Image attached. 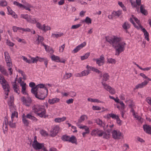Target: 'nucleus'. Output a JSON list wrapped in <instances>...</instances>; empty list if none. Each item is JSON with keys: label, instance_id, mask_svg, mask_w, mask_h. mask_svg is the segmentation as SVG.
<instances>
[{"label": "nucleus", "instance_id": "obj_63", "mask_svg": "<svg viewBox=\"0 0 151 151\" xmlns=\"http://www.w3.org/2000/svg\"><path fill=\"white\" fill-rule=\"evenodd\" d=\"M146 101L147 103L150 105H151V98L148 97L146 99Z\"/></svg>", "mask_w": 151, "mask_h": 151}, {"label": "nucleus", "instance_id": "obj_36", "mask_svg": "<svg viewBox=\"0 0 151 151\" xmlns=\"http://www.w3.org/2000/svg\"><path fill=\"white\" fill-rule=\"evenodd\" d=\"M42 45L44 47L46 51H52V52L53 53V50L51 48L50 49V47L49 46H48L47 45H45L44 43H42Z\"/></svg>", "mask_w": 151, "mask_h": 151}, {"label": "nucleus", "instance_id": "obj_52", "mask_svg": "<svg viewBox=\"0 0 151 151\" xmlns=\"http://www.w3.org/2000/svg\"><path fill=\"white\" fill-rule=\"evenodd\" d=\"M6 44L8 45L11 47L13 46L14 45V43L11 42L9 40H7Z\"/></svg>", "mask_w": 151, "mask_h": 151}, {"label": "nucleus", "instance_id": "obj_19", "mask_svg": "<svg viewBox=\"0 0 151 151\" xmlns=\"http://www.w3.org/2000/svg\"><path fill=\"white\" fill-rule=\"evenodd\" d=\"M95 122L100 127H103L104 130H105V124L104 123H103V122L101 120L99 119H98L95 120Z\"/></svg>", "mask_w": 151, "mask_h": 151}, {"label": "nucleus", "instance_id": "obj_41", "mask_svg": "<svg viewBox=\"0 0 151 151\" xmlns=\"http://www.w3.org/2000/svg\"><path fill=\"white\" fill-rule=\"evenodd\" d=\"M102 85L103 86V87L105 89H106L107 91H108L109 89L111 88V87L109 86H108L107 84H106L105 82H101Z\"/></svg>", "mask_w": 151, "mask_h": 151}, {"label": "nucleus", "instance_id": "obj_51", "mask_svg": "<svg viewBox=\"0 0 151 151\" xmlns=\"http://www.w3.org/2000/svg\"><path fill=\"white\" fill-rule=\"evenodd\" d=\"M7 4L6 1L5 0H2L0 3V5L2 6H6Z\"/></svg>", "mask_w": 151, "mask_h": 151}, {"label": "nucleus", "instance_id": "obj_23", "mask_svg": "<svg viewBox=\"0 0 151 151\" xmlns=\"http://www.w3.org/2000/svg\"><path fill=\"white\" fill-rule=\"evenodd\" d=\"M69 142H70L73 144H77V139L76 137L74 135L72 136L69 138Z\"/></svg>", "mask_w": 151, "mask_h": 151}, {"label": "nucleus", "instance_id": "obj_31", "mask_svg": "<svg viewBox=\"0 0 151 151\" xmlns=\"http://www.w3.org/2000/svg\"><path fill=\"white\" fill-rule=\"evenodd\" d=\"M66 117H63L62 118H57L55 119L54 121L56 122H63L66 119Z\"/></svg>", "mask_w": 151, "mask_h": 151}, {"label": "nucleus", "instance_id": "obj_37", "mask_svg": "<svg viewBox=\"0 0 151 151\" xmlns=\"http://www.w3.org/2000/svg\"><path fill=\"white\" fill-rule=\"evenodd\" d=\"M90 52L86 53L84 55L81 56V60H83L85 59H87L90 56Z\"/></svg>", "mask_w": 151, "mask_h": 151}, {"label": "nucleus", "instance_id": "obj_54", "mask_svg": "<svg viewBox=\"0 0 151 151\" xmlns=\"http://www.w3.org/2000/svg\"><path fill=\"white\" fill-rule=\"evenodd\" d=\"M133 19H134V21L136 22L137 24L139 26L140 24V22L139 20H138L137 18L136 17H133Z\"/></svg>", "mask_w": 151, "mask_h": 151}, {"label": "nucleus", "instance_id": "obj_18", "mask_svg": "<svg viewBox=\"0 0 151 151\" xmlns=\"http://www.w3.org/2000/svg\"><path fill=\"white\" fill-rule=\"evenodd\" d=\"M85 118H86V119H87L88 117L86 115H82L80 119H79L78 120V122L76 123V125L78 126H79V124H81L82 122L83 121H84L85 120Z\"/></svg>", "mask_w": 151, "mask_h": 151}, {"label": "nucleus", "instance_id": "obj_13", "mask_svg": "<svg viewBox=\"0 0 151 151\" xmlns=\"http://www.w3.org/2000/svg\"><path fill=\"white\" fill-rule=\"evenodd\" d=\"M144 131L147 134H151V127L149 125H144L143 126Z\"/></svg>", "mask_w": 151, "mask_h": 151}, {"label": "nucleus", "instance_id": "obj_46", "mask_svg": "<svg viewBox=\"0 0 151 151\" xmlns=\"http://www.w3.org/2000/svg\"><path fill=\"white\" fill-rule=\"evenodd\" d=\"M13 88L14 91H15L16 93H17L18 94H19V92H18V91L19 92V88H18V87L17 86L16 84H14L13 85Z\"/></svg>", "mask_w": 151, "mask_h": 151}, {"label": "nucleus", "instance_id": "obj_38", "mask_svg": "<svg viewBox=\"0 0 151 151\" xmlns=\"http://www.w3.org/2000/svg\"><path fill=\"white\" fill-rule=\"evenodd\" d=\"M39 90L36 87V86L32 88L31 89V93L34 95H35V94L37 93V91Z\"/></svg>", "mask_w": 151, "mask_h": 151}, {"label": "nucleus", "instance_id": "obj_30", "mask_svg": "<svg viewBox=\"0 0 151 151\" xmlns=\"http://www.w3.org/2000/svg\"><path fill=\"white\" fill-rule=\"evenodd\" d=\"M91 19L89 17H87L85 19L83 20L82 22L83 23L86 22L87 24H89L91 23Z\"/></svg>", "mask_w": 151, "mask_h": 151}, {"label": "nucleus", "instance_id": "obj_6", "mask_svg": "<svg viewBox=\"0 0 151 151\" xmlns=\"http://www.w3.org/2000/svg\"><path fill=\"white\" fill-rule=\"evenodd\" d=\"M44 143H40L38 142L35 143H32V146L36 150H39L42 148L44 147Z\"/></svg>", "mask_w": 151, "mask_h": 151}, {"label": "nucleus", "instance_id": "obj_3", "mask_svg": "<svg viewBox=\"0 0 151 151\" xmlns=\"http://www.w3.org/2000/svg\"><path fill=\"white\" fill-rule=\"evenodd\" d=\"M0 83L2 86L4 91L5 92V94L7 96H8L9 93L10 91V87L4 76L1 79V82Z\"/></svg>", "mask_w": 151, "mask_h": 151}, {"label": "nucleus", "instance_id": "obj_53", "mask_svg": "<svg viewBox=\"0 0 151 151\" xmlns=\"http://www.w3.org/2000/svg\"><path fill=\"white\" fill-rule=\"evenodd\" d=\"M92 108L94 110H99L101 109V107L97 106H93Z\"/></svg>", "mask_w": 151, "mask_h": 151}, {"label": "nucleus", "instance_id": "obj_10", "mask_svg": "<svg viewBox=\"0 0 151 151\" xmlns=\"http://www.w3.org/2000/svg\"><path fill=\"white\" fill-rule=\"evenodd\" d=\"M59 129V127L58 126H56L52 128V130L50 131L51 133V135L52 136L54 137L55 136L57 133H58Z\"/></svg>", "mask_w": 151, "mask_h": 151}, {"label": "nucleus", "instance_id": "obj_1", "mask_svg": "<svg viewBox=\"0 0 151 151\" xmlns=\"http://www.w3.org/2000/svg\"><path fill=\"white\" fill-rule=\"evenodd\" d=\"M105 38L106 41L111 45L115 49V55H118L120 53L124 51V46L126 44L124 42L121 41L120 38L116 36H114L113 37L106 36Z\"/></svg>", "mask_w": 151, "mask_h": 151}, {"label": "nucleus", "instance_id": "obj_21", "mask_svg": "<svg viewBox=\"0 0 151 151\" xmlns=\"http://www.w3.org/2000/svg\"><path fill=\"white\" fill-rule=\"evenodd\" d=\"M133 25L135 28L138 29H139L140 28H141V31H142L144 33L147 32L145 29L143 28L141 24L139 26H137L136 25V24L133 21Z\"/></svg>", "mask_w": 151, "mask_h": 151}, {"label": "nucleus", "instance_id": "obj_25", "mask_svg": "<svg viewBox=\"0 0 151 151\" xmlns=\"http://www.w3.org/2000/svg\"><path fill=\"white\" fill-rule=\"evenodd\" d=\"M26 85V83H24V81H22L20 83V86H22V92L24 94H27V93L25 91Z\"/></svg>", "mask_w": 151, "mask_h": 151}, {"label": "nucleus", "instance_id": "obj_2", "mask_svg": "<svg viewBox=\"0 0 151 151\" xmlns=\"http://www.w3.org/2000/svg\"><path fill=\"white\" fill-rule=\"evenodd\" d=\"M26 118L31 119L35 122H36L37 121V119L32 115L30 113L27 114L26 115H25L24 114H23L22 116V122L26 126H28L29 124L28 121L26 119Z\"/></svg>", "mask_w": 151, "mask_h": 151}, {"label": "nucleus", "instance_id": "obj_60", "mask_svg": "<svg viewBox=\"0 0 151 151\" xmlns=\"http://www.w3.org/2000/svg\"><path fill=\"white\" fill-rule=\"evenodd\" d=\"M32 60V63H37V62L38 61V58L36 57L35 58L34 57H32L31 58Z\"/></svg>", "mask_w": 151, "mask_h": 151}, {"label": "nucleus", "instance_id": "obj_29", "mask_svg": "<svg viewBox=\"0 0 151 151\" xmlns=\"http://www.w3.org/2000/svg\"><path fill=\"white\" fill-rule=\"evenodd\" d=\"M130 27V25L128 24L127 22H125L122 25V27L124 29L126 30V32H127V29H129Z\"/></svg>", "mask_w": 151, "mask_h": 151}, {"label": "nucleus", "instance_id": "obj_59", "mask_svg": "<svg viewBox=\"0 0 151 151\" xmlns=\"http://www.w3.org/2000/svg\"><path fill=\"white\" fill-rule=\"evenodd\" d=\"M92 71L95 72L96 73H100V71L98 69L96 68H95L93 67L92 68Z\"/></svg>", "mask_w": 151, "mask_h": 151}, {"label": "nucleus", "instance_id": "obj_11", "mask_svg": "<svg viewBox=\"0 0 151 151\" xmlns=\"http://www.w3.org/2000/svg\"><path fill=\"white\" fill-rule=\"evenodd\" d=\"M34 111V112L35 113L37 114L39 111H41L42 109H45L44 108H42L41 106L36 105L33 106L32 107Z\"/></svg>", "mask_w": 151, "mask_h": 151}, {"label": "nucleus", "instance_id": "obj_32", "mask_svg": "<svg viewBox=\"0 0 151 151\" xmlns=\"http://www.w3.org/2000/svg\"><path fill=\"white\" fill-rule=\"evenodd\" d=\"M93 60L94 61H96V64H98L99 66H101L103 65L104 63L102 61H101L99 60L98 58H94L93 59Z\"/></svg>", "mask_w": 151, "mask_h": 151}, {"label": "nucleus", "instance_id": "obj_27", "mask_svg": "<svg viewBox=\"0 0 151 151\" xmlns=\"http://www.w3.org/2000/svg\"><path fill=\"white\" fill-rule=\"evenodd\" d=\"M107 118L111 117L112 119H116L119 117L118 115H116L113 113L108 114L107 115Z\"/></svg>", "mask_w": 151, "mask_h": 151}, {"label": "nucleus", "instance_id": "obj_44", "mask_svg": "<svg viewBox=\"0 0 151 151\" xmlns=\"http://www.w3.org/2000/svg\"><path fill=\"white\" fill-rule=\"evenodd\" d=\"M40 132L42 135L44 136L48 135V134L47 132L44 130L42 129L40 131Z\"/></svg>", "mask_w": 151, "mask_h": 151}, {"label": "nucleus", "instance_id": "obj_14", "mask_svg": "<svg viewBox=\"0 0 151 151\" xmlns=\"http://www.w3.org/2000/svg\"><path fill=\"white\" fill-rule=\"evenodd\" d=\"M36 87L38 89L40 90H43L44 91H46L47 94H48V89L46 87L44 88V85L42 84H39L36 86Z\"/></svg>", "mask_w": 151, "mask_h": 151}, {"label": "nucleus", "instance_id": "obj_58", "mask_svg": "<svg viewBox=\"0 0 151 151\" xmlns=\"http://www.w3.org/2000/svg\"><path fill=\"white\" fill-rule=\"evenodd\" d=\"M103 138L105 139H107L109 138V135L108 134H107L105 132H104L103 133Z\"/></svg>", "mask_w": 151, "mask_h": 151}, {"label": "nucleus", "instance_id": "obj_43", "mask_svg": "<svg viewBox=\"0 0 151 151\" xmlns=\"http://www.w3.org/2000/svg\"><path fill=\"white\" fill-rule=\"evenodd\" d=\"M50 27L48 26H45V24H44L43 25V28L42 30H43L45 32H46L47 31L50 30Z\"/></svg>", "mask_w": 151, "mask_h": 151}, {"label": "nucleus", "instance_id": "obj_24", "mask_svg": "<svg viewBox=\"0 0 151 151\" xmlns=\"http://www.w3.org/2000/svg\"><path fill=\"white\" fill-rule=\"evenodd\" d=\"M109 78V76L108 73H105L103 75L102 79L101 80V82H105L108 80Z\"/></svg>", "mask_w": 151, "mask_h": 151}, {"label": "nucleus", "instance_id": "obj_42", "mask_svg": "<svg viewBox=\"0 0 151 151\" xmlns=\"http://www.w3.org/2000/svg\"><path fill=\"white\" fill-rule=\"evenodd\" d=\"M51 58L52 60L55 61L56 62L59 61L60 59V58L59 57L55 56L54 55H52Z\"/></svg>", "mask_w": 151, "mask_h": 151}, {"label": "nucleus", "instance_id": "obj_20", "mask_svg": "<svg viewBox=\"0 0 151 151\" xmlns=\"http://www.w3.org/2000/svg\"><path fill=\"white\" fill-rule=\"evenodd\" d=\"M136 4L133 2V6L135 7L137 11L139 10V6L141 5V0H136Z\"/></svg>", "mask_w": 151, "mask_h": 151}, {"label": "nucleus", "instance_id": "obj_9", "mask_svg": "<svg viewBox=\"0 0 151 151\" xmlns=\"http://www.w3.org/2000/svg\"><path fill=\"white\" fill-rule=\"evenodd\" d=\"M113 137L115 139H119L121 138V136L122 133H121L119 132H117L115 130H114L112 133Z\"/></svg>", "mask_w": 151, "mask_h": 151}, {"label": "nucleus", "instance_id": "obj_16", "mask_svg": "<svg viewBox=\"0 0 151 151\" xmlns=\"http://www.w3.org/2000/svg\"><path fill=\"white\" fill-rule=\"evenodd\" d=\"M21 17L27 20V21L29 22H32V19L31 17L28 14H22Z\"/></svg>", "mask_w": 151, "mask_h": 151}, {"label": "nucleus", "instance_id": "obj_5", "mask_svg": "<svg viewBox=\"0 0 151 151\" xmlns=\"http://www.w3.org/2000/svg\"><path fill=\"white\" fill-rule=\"evenodd\" d=\"M21 100L23 104L28 107L30 106V104L32 102V100L31 98L26 99L24 96L21 97Z\"/></svg>", "mask_w": 151, "mask_h": 151}, {"label": "nucleus", "instance_id": "obj_12", "mask_svg": "<svg viewBox=\"0 0 151 151\" xmlns=\"http://www.w3.org/2000/svg\"><path fill=\"white\" fill-rule=\"evenodd\" d=\"M148 83V81L145 80L144 82H142L141 83H139L137 85L135 86V88H134V89L135 90L136 89H138L139 88H142L147 85Z\"/></svg>", "mask_w": 151, "mask_h": 151}, {"label": "nucleus", "instance_id": "obj_33", "mask_svg": "<svg viewBox=\"0 0 151 151\" xmlns=\"http://www.w3.org/2000/svg\"><path fill=\"white\" fill-rule=\"evenodd\" d=\"M46 111L45 109H42L40 113H38L37 114V115L40 117H43L44 115L45 114Z\"/></svg>", "mask_w": 151, "mask_h": 151}, {"label": "nucleus", "instance_id": "obj_55", "mask_svg": "<svg viewBox=\"0 0 151 151\" xmlns=\"http://www.w3.org/2000/svg\"><path fill=\"white\" fill-rule=\"evenodd\" d=\"M145 39L148 41H149V34L147 32L144 33Z\"/></svg>", "mask_w": 151, "mask_h": 151}, {"label": "nucleus", "instance_id": "obj_8", "mask_svg": "<svg viewBox=\"0 0 151 151\" xmlns=\"http://www.w3.org/2000/svg\"><path fill=\"white\" fill-rule=\"evenodd\" d=\"M86 42H84L83 43L77 46L72 51V52L76 53L77 52L81 49L86 46Z\"/></svg>", "mask_w": 151, "mask_h": 151}, {"label": "nucleus", "instance_id": "obj_48", "mask_svg": "<svg viewBox=\"0 0 151 151\" xmlns=\"http://www.w3.org/2000/svg\"><path fill=\"white\" fill-rule=\"evenodd\" d=\"M113 14L114 16H117L119 17L121 14V12L120 11H117V12H113Z\"/></svg>", "mask_w": 151, "mask_h": 151}, {"label": "nucleus", "instance_id": "obj_56", "mask_svg": "<svg viewBox=\"0 0 151 151\" xmlns=\"http://www.w3.org/2000/svg\"><path fill=\"white\" fill-rule=\"evenodd\" d=\"M13 4L14 5L19 6L20 7H22V6H23V4H20L18 2L16 1H14L13 3Z\"/></svg>", "mask_w": 151, "mask_h": 151}, {"label": "nucleus", "instance_id": "obj_28", "mask_svg": "<svg viewBox=\"0 0 151 151\" xmlns=\"http://www.w3.org/2000/svg\"><path fill=\"white\" fill-rule=\"evenodd\" d=\"M89 70H84L82 71L81 74H78V75H79L78 76L79 77H81L83 76H87L89 73Z\"/></svg>", "mask_w": 151, "mask_h": 151}, {"label": "nucleus", "instance_id": "obj_57", "mask_svg": "<svg viewBox=\"0 0 151 151\" xmlns=\"http://www.w3.org/2000/svg\"><path fill=\"white\" fill-rule=\"evenodd\" d=\"M111 94H114L115 93V91L114 89L111 87V88H109L108 91Z\"/></svg>", "mask_w": 151, "mask_h": 151}, {"label": "nucleus", "instance_id": "obj_61", "mask_svg": "<svg viewBox=\"0 0 151 151\" xmlns=\"http://www.w3.org/2000/svg\"><path fill=\"white\" fill-rule=\"evenodd\" d=\"M119 103L121 105V106H122L121 109L122 110L124 109V104L123 102V101H119Z\"/></svg>", "mask_w": 151, "mask_h": 151}, {"label": "nucleus", "instance_id": "obj_17", "mask_svg": "<svg viewBox=\"0 0 151 151\" xmlns=\"http://www.w3.org/2000/svg\"><path fill=\"white\" fill-rule=\"evenodd\" d=\"M38 58V61H39L40 62H44V64L45 65V67H47V65L48 63V60L46 58H41L38 56L36 57Z\"/></svg>", "mask_w": 151, "mask_h": 151}, {"label": "nucleus", "instance_id": "obj_22", "mask_svg": "<svg viewBox=\"0 0 151 151\" xmlns=\"http://www.w3.org/2000/svg\"><path fill=\"white\" fill-rule=\"evenodd\" d=\"M4 55L6 63H9V62H11V60L8 52L6 51L5 52Z\"/></svg>", "mask_w": 151, "mask_h": 151}, {"label": "nucleus", "instance_id": "obj_64", "mask_svg": "<svg viewBox=\"0 0 151 151\" xmlns=\"http://www.w3.org/2000/svg\"><path fill=\"white\" fill-rule=\"evenodd\" d=\"M70 95L71 97H74L76 96V93L73 91H70Z\"/></svg>", "mask_w": 151, "mask_h": 151}, {"label": "nucleus", "instance_id": "obj_45", "mask_svg": "<svg viewBox=\"0 0 151 151\" xmlns=\"http://www.w3.org/2000/svg\"><path fill=\"white\" fill-rule=\"evenodd\" d=\"M72 75L71 73H65V75H64L63 78L64 79H67L68 78H70Z\"/></svg>", "mask_w": 151, "mask_h": 151}, {"label": "nucleus", "instance_id": "obj_4", "mask_svg": "<svg viewBox=\"0 0 151 151\" xmlns=\"http://www.w3.org/2000/svg\"><path fill=\"white\" fill-rule=\"evenodd\" d=\"M45 91H43V90L39 89L37 93L35 94V97L39 99L44 100L47 95V93L46 94L45 93Z\"/></svg>", "mask_w": 151, "mask_h": 151}, {"label": "nucleus", "instance_id": "obj_15", "mask_svg": "<svg viewBox=\"0 0 151 151\" xmlns=\"http://www.w3.org/2000/svg\"><path fill=\"white\" fill-rule=\"evenodd\" d=\"M145 6L143 5H141L140 8V12L145 15H147L148 14L147 11L145 9Z\"/></svg>", "mask_w": 151, "mask_h": 151}, {"label": "nucleus", "instance_id": "obj_47", "mask_svg": "<svg viewBox=\"0 0 151 151\" xmlns=\"http://www.w3.org/2000/svg\"><path fill=\"white\" fill-rule=\"evenodd\" d=\"M107 61L109 63H116L115 60L112 58L108 59Z\"/></svg>", "mask_w": 151, "mask_h": 151}, {"label": "nucleus", "instance_id": "obj_62", "mask_svg": "<svg viewBox=\"0 0 151 151\" xmlns=\"http://www.w3.org/2000/svg\"><path fill=\"white\" fill-rule=\"evenodd\" d=\"M73 101V99H69L66 101V103L68 104L72 103Z\"/></svg>", "mask_w": 151, "mask_h": 151}, {"label": "nucleus", "instance_id": "obj_7", "mask_svg": "<svg viewBox=\"0 0 151 151\" xmlns=\"http://www.w3.org/2000/svg\"><path fill=\"white\" fill-rule=\"evenodd\" d=\"M104 132L98 129H93L91 132V135L92 136H95L96 134L99 137H101L103 135Z\"/></svg>", "mask_w": 151, "mask_h": 151}, {"label": "nucleus", "instance_id": "obj_39", "mask_svg": "<svg viewBox=\"0 0 151 151\" xmlns=\"http://www.w3.org/2000/svg\"><path fill=\"white\" fill-rule=\"evenodd\" d=\"M0 71L4 75L7 76L8 75L6 70L3 66L0 69Z\"/></svg>", "mask_w": 151, "mask_h": 151}, {"label": "nucleus", "instance_id": "obj_35", "mask_svg": "<svg viewBox=\"0 0 151 151\" xmlns=\"http://www.w3.org/2000/svg\"><path fill=\"white\" fill-rule=\"evenodd\" d=\"M133 116H134V117L137 120L139 121H141V117L140 116L137 115L136 113L134 111V110L133 109Z\"/></svg>", "mask_w": 151, "mask_h": 151}, {"label": "nucleus", "instance_id": "obj_50", "mask_svg": "<svg viewBox=\"0 0 151 151\" xmlns=\"http://www.w3.org/2000/svg\"><path fill=\"white\" fill-rule=\"evenodd\" d=\"M9 124L11 128H15L16 127V124L15 123H13L12 122L9 121Z\"/></svg>", "mask_w": 151, "mask_h": 151}, {"label": "nucleus", "instance_id": "obj_40", "mask_svg": "<svg viewBox=\"0 0 151 151\" xmlns=\"http://www.w3.org/2000/svg\"><path fill=\"white\" fill-rule=\"evenodd\" d=\"M70 137L68 136L65 135H63L61 137L62 140L64 141H69V138H70Z\"/></svg>", "mask_w": 151, "mask_h": 151}, {"label": "nucleus", "instance_id": "obj_26", "mask_svg": "<svg viewBox=\"0 0 151 151\" xmlns=\"http://www.w3.org/2000/svg\"><path fill=\"white\" fill-rule=\"evenodd\" d=\"M60 101V99L58 98H53L52 99H49L48 102L50 104H53L55 103L58 102Z\"/></svg>", "mask_w": 151, "mask_h": 151}, {"label": "nucleus", "instance_id": "obj_34", "mask_svg": "<svg viewBox=\"0 0 151 151\" xmlns=\"http://www.w3.org/2000/svg\"><path fill=\"white\" fill-rule=\"evenodd\" d=\"M88 101H89L94 102L98 103H103L101 101H100L99 100L97 99H93L92 98H88L87 99Z\"/></svg>", "mask_w": 151, "mask_h": 151}, {"label": "nucleus", "instance_id": "obj_49", "mask_svg": "<svg viewBox=\"0 0 151 151\" xmlns=\"http://www.w3.org/2000/svg\"><path fill=\"white\" fill-rule=\"evenodd\" d=\"M81 25L80 24H78L76 25H73L72 26L71 29H76L80 27Z\"/></svg>", "mask_w": 151, "mask_h": 151}]
</instances>
